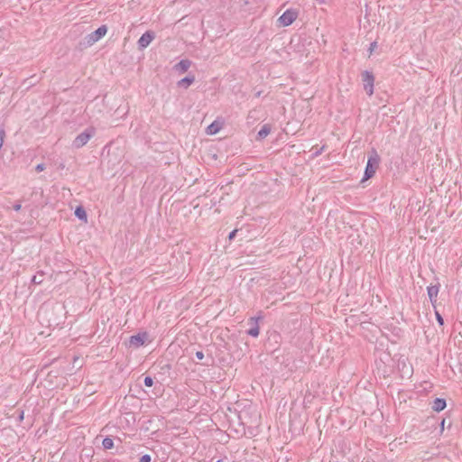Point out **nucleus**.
Returning a JSON list of instances; mask_svg holds the SVG:
<instances>
[{"label": "nucleus", "mask_w": 462, "mask_h": 462, "mask_svg": "<svg viewBox=\"0 0 462 462\" xmlns=\"http://www.w3.org/2000/svg\"><path fill=\"white\" fill-rule=\"evenodd\" d=\"M379 162H380V156L378 155L376 150L373 149L368 157V161H367L366 167L365 170L364 180H368L374 175V173L379 166Z\"/></svg>", "instance_id": "obj_1"}, {"label": "nucleus", "mask_w": 462, "mask_h": 462, "mask_svg": "<svg viewBox=\"0 0 462 462\" xmlns=\"http://www.w3.org/2000/svg\"><path fill=\"white\" fill-rule=\"evenodd\" d=\"M95 134L94 128H88L81 134H79L73 141L72 146L76 149L83 147Z\"/></svg>", "instance_id": "obj_2"}, {"label": "nucleus", "mask_w": 462, "mask_h": 462, "mask_svg": "<svg viewBox=\"0 0 462 462\" xmlns=\"http://www.w3.org/2000/svg\"><path fill=\"white\" fill-rule=\"evenodd\" d=\"M362 80L364 83V88L368 96H372L374 94V77L372 72L368 70H365L362 73Z\"/></svg>", "instance_id": "obj_3"}, {"label": "nucleus", "mask_w": 462, "mask_h": 462, "mask_svg": "<svg viewBox=\"0 0 462 462\" xmlns=\"http://www.w3.org/2000/svg\"><path fill=\"white\" fill-rule=\"evenodd\" d=\"M298 17V13L293 9L286 10L278 19L282 26L291 25Z\"/></svg>", "instance_id": "obj_4"}, {"label": "nucleus", "mask_w": 462, "mask_h": 462, "mask_svg": "<svg viewBox=\"0 0 462 462\" xmlns=\"http://www.w3.org/2000/svg\"><path fill=\"white\" fill-rule=\"evenodd\" d=\"M106 31L107 30L105 25L98 27L96 31H94L86 37L88 44L92 45L95 42H97L101 37H103L106 33Z\"/></svg>", "instance_id": "obj_5"}, {"label": "nucleus", "mask_w": 462, "mask_h": 462, "mask_svg": "<svg viewBox=\"0 0 462 462\" xmlns=\"http://www.w3.org/2000/svg\"><path fill=\"white\" fill-rule=\"evenodd\" d=\"M263 317H253L249 319V324L251 325V328L247 330V334L251 337H257L260 333V328L258 325V321L262 319Z\"/></svg>", "instance_id": "obj_6"}, {"label": "nucleus", "mask_w": 462, "mask_h": 462, "mask_svg": "<svg viewBox=\"0 0 462 462\" xmlns=\"http://www.w3.org/2000/svg\"><path fill=\"white\" fill-rule=\"evenodd\" d=\"M154 39V33L151 31L145 32L138 40V47L143 50L149 46L152 41Z\"/></svg>", "instance_id": "obj_7"}, {"label": "nucleus", "mask_w": 462, "mask_h": 462, "mask_svg": "<svg viewBox=\"0 0 462 462\" xmlns=\"http://www.w3.org/2000/svg\"><path fill=\"white\" fill-rule=\"evenodd\" d=\"M147 338L146 333H139L137 335H134L130 337L129 343L131 346L135 347H139L143 346Z\"/></svg>", "instance_id": "obj_8"}, {"label": "nucleus", "mask_w": 462, "mask_h": 462, "mask_svg": "<svg viewBox=\"0 0 462 462\" xmlns=\"http://www.w3.org/2000/svg\"><path fill=\"white\" fill-rule=\"evenodd\" d=\"M439 285H431L427 288L428 296L431 304L435 307V303L437 302V297L439 294Z\"/></svg>", "instance_id": "obj_9"}, {"label": "nucleus", "mask_w": 462, "mask_h": 462, "mask_svg": "<svg viewBox=\"0 0 462 462\" xmlns=\"http://www.w3.org/2000/svg\"><path fill=\"white\" fill-rule=\"evenodd\" d=\"M191 66L189 60H181L180 62L174 65L173 69L179 73H185Z\"/></svg>", "instance_id": "obj_10"}, {"label": "nucleus", "mask_w": 462, "mask_h": 462, "mask_svg": "<svg viewBox=\"0 0 462 462\" xmlns=\"http://www.w3.org/2000/svg\"><path fill=\"white\" fill-rule=\"evenodd\" d=\"M446 400L442 398H436L432 403V410L435 411H441L446 408Z\"/></svg>", "instance_id": "obj_11"}, {"label": "nucleus", "mask_w": 462, "mask_h": 462, "mask_svg": "<svg viewBox=\"0 0 462 462\" xmlns=\"http://www.w3.org/2000/svg\"><path fill=\"white\" fill-rule=\"evenodd\" d=\"M195 81L194 76H187L178 81L177 85L180 88H188Z\"/></svg>", "instance_id": "obj_12"}, {"label": "nucleus", "mask_w": 462, "mask_h": 462, "mask_svg": "<svg viewBox=\"0 0 462 462\" xmlns=\"http://www.w3.org/2000/svg\"><path fill=\"white\" fill-rule=\"evenodd\" d=\"M271 133V126L269 125H263L257 134V139L262 140L265 138Z\"/></svg>", "instance_id": "obj_13"}, {"label": "nucleus", "mask_w": 462, "mask_h": 462, "mask_svg": "<svg viewBox=\"0 0 462 462\" xmlns=\"http://www.w3.org/2000/svg\"><path fill=\"white\" fill-rule=\"evenodd\" d=\"M75 216L80 219V220H83L85 222H87V219H88V216H87V212L86 210L84 209L83 207L79 206L76 209H75Z\"/></svg>", "instance_id": "obj_14"}, {"label": "nucleus", "mask_w": 462, "mask_h": 462, "mask_svg": "<svg viewBox=\"0 0 462 462\" xmlns=\"http://www.w3.org/2000/svg\"><path fill=\"white\" fill-rule=\"evenodd\" d=\"M220 130V125L217 122H213L207 128L208 134H215Z\"/></svg>", "instance_id": "obj_15"}, {"label": "nucleus", "mask_w": 462, "mask_h": 462, "mask_svg": "<svg viewBox=\"0 0 462 462\" xmlns=\"http://www.w3.org/2000/svg\"><path fill=\"white\" fill-rule=\"evenodd\" d=\"M43 275H44V272H42V271L38 272L37 274L32 276V282L34 284H41L43 282Z\"/></svg>", "instance_id": "obj_16"}, {"label": "nucleus", "mask_w": 462, "mask_h": 462, "mask_svg": "<svg viewBox=\"0 0 462 462\" xmlns=\"http://www.w3.org/2000/svg\"><path fill=\"white\" fill-rule=\"evenodd\" d=\"M105 449H111L114 447V441L111 438H105L102 441Z\"/></svg>", "instance_id": "obj_17"}, {"label": "nucleus", "mask_w": 462, "mask_h": 462, "mask_svg": "<svg viewBox=\"0 0 462 462\" xmlns=\"http://www.w3.org/2000/svg\"><path fill=\"white\" fill-rule=\"evenodd\" d=\"M143 383L146 387H152L153 384V380L150 376H146L143 380Z\"/></svg>", "instance_id": "obj_18"}, {"label": "nucleus", "mask_w": 462, "mask_h": 462, "mask_svg": "<svg viewBox=\"0 0 462 462\" xmlns=\"http://www.w3.org/2000/svg\"><path fill=\"white\" fill-rule=\"evenodd\" d=\"M140 462H151V456L148 454L143 455L140 458Z\"/></svg>", "instance_id": "obj_19"}, {"label": "nucleus", "mask_w": 462, "mask_h": 462, "mask_svg": "<svg viewBox=\"0 0 462 462\" xmlns=\"http://www.w3.org/2000/svg\"><path fill=\"white\" fill-rule=\"evenodd\" d=\"M436 319L439 325L442 326L444 324L443 318L438 311H436Z\"/></svg>", "instance_id": "obj_20"}, {"label": "nucleus", "mask_w": 462, "mask_h": 462, "mask_svg": "<svg viewBox=\"0 0 462 462\" xmlns=\"http://www.w3.org/2000/svg\"><path fill=\"white\" fill-rule=\"evenodd\" d=\"M24 419V411L23 410L18 411V420L22 422Z\"/></svg>", "instance_id": "obj_21"}, {"label": "nucleus", "mask_w": 462, "mask_h": 462, "mask_svg": "<svg viewBox=\"0 0 462 462\" xmlns=\"http://www.w3.org/2000/svg\"><path fill=\"white\" fill-rule=\"evenodd\" d=\"M324 149H325V146L323 145L319 150H317L313 152V156L317 157V156L320 155L322 153V152L324 151Z\"/></svg>", "instance_id": "obj_22"}, {"label": "nucleus", "mask_w": 462, "mask_h": 462, "mask_svg": "<svg viewBox=\"0 0 462 462\" xmlns=\"http://www.w3.org/2000/svg\"><path fill=\"white\" fill-rule=\"evenodd\" d=\"M377 47V42H374L370 44V47H369V52L370 54L374 51V49Z\"/></svg>", "instance_id": "obj_23"}, {"label": "nucleus", "mask_w": 462, "mask_h": 462, "mask_svg": "<svg viewBox=\"0 0 462 462\" xmlns=\"http://www.w3.org/2000/svg\"><path fill=\"white\" fill-rule=\"evenodd\" d=\"M196 357L199 360L203 359L204 358V354L202 351H197L196 352Z\"/></svg>", "instance_id": "obj_24"}, {"label": "nucleus", "mask_w": 462, "mask_h": 462, "mask_svg": "<svg viewBox=\"0 0 462 462\" xmlns=\"http://www.w3.org/2000/svg\"><path fill=\"white\" fill-rule=\"evenodd\" d=\"M236 232H237V230H236V229H235V230H233V231L229 234V236H228L229 240H232V239L236 236Z\"/></svg>", "instance_id": "obj_25"}, {"label": "nucleus", "mask_w": 462, "mask_h": 462, "mask_svg": "<svg viewBox=\"0 0 462 462\" xmlns=\"http://www.w3.org/2000/svg\"><path fill=\"white\" fill-rule=\"evenodd\" d=\"M43 170H44V165H43V164H38V165L36 166V171H43Z\"/></svg>", "instance_id": "obj_26"}, {"label": "nucleus", "mask_w": 462, "mask_h": 462, "mask_svg": "<svg viewBox=\"0 0 462 462\" xmlns=\"http://www.w3.org/2000/svg\"><path fill=\"white\" fill-rule=\"evenodd\" d=\"M21 208H22V206H21L20 203H16V204L14 205V209L15 211H19L21 209Z\"/></svg>", "instance_id": "obj_27"}, {"label": "nucleus", "mask_w": 462, "mask_h": 462, "mask_svg": "<svg viewBox=\"0 0 462 462\" xmlns=\"http://www.w3.org/2000/svg\"><path fill=\"white\" fill-rule=\"evenodd\" d=\"M444 423H445V420H442V421L440 423V427H441L442 430L444 429Z\"/></svg>", "instance_id": "obj_28"}, {"label": "nucleus", "mask_w": 462, "mask_h": 462, "mask_svg": "<svg viewBox=\"0 0 462 462\" xmlns=\"http://www.w3.org/2000/svg\"><path fill=\"white\" fill-rule=\"evenodd\" d=\"M319 3L320 4H324L325 3V0H317Z\"/></svg>", "instance_id": "obj_29"}, {"label": "nucleus", "mask_w": 462, "mask_h": 462, "mask_svg": "<svg viewBox=\"0 0 462 462\" xmlns=\"http://www.w3.org/2000/svg\"><path fill=\"white\" fill-rule=\"evenodd\" d=\"M217 462H225V459H218Z\"/></svg>", "instance_id": "obj_30"}]
</instances>
